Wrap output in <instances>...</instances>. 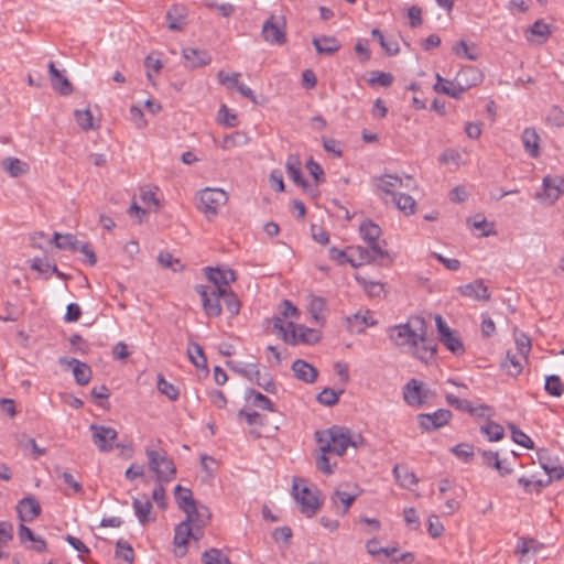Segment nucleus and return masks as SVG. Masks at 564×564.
Masks as SVG:
<instances>
[{
  "instance_id": "f257e3e1",
  "label": "nucleus",
  "mask_w": 564,
  "mask_h": 564,
  "mask_svg": "<svg viewBox=\"0 0 564 564\" xmlns=\"http://www.w3.org/2000/svg\"><path fill=\"white\" fill-rule=\"evenodd\" d=\"M316 436L322 451L338 456H341L348 446H357L356 442L351 440L350 431L344 427L333 426L323 433L316 432Z\"/></svg>"
},
{
  "instance_id": "f03ea898",
  "label": "nucleus",
  "mask_w": 564,
  "mask_h": 564,
  "mask_svg": "<svg viewBox=\"0 0 564 564\" xmlns=\"http://www.w3.org/2000/svg\"><path fill=\"white\" fill-rule=\"evenodd\" d=\"M145 453L149 459V467L155 473L158 482H170L175 478L176 467L166 451L147 447Z\"/></svg>"
},
{
  "instance_id": "7ed1b4c3",
  "label": "nucleus",
  "mask_w": 564,
  "mask_h": 564,
  "mask_svg": "<svg viewBox=\"0 0 564 564\" xmlns=\"http://www.w3.org/2000/svg\"><path fill=\"white\" fill-rule=\"evenodd\" d=\"M389 257V252L382 246L371 247H350L348 262L358 268L368 263L382 264L383 260Z\"/></svg>"
},
{
  "instance_id": "20e7f679",
  "label": "nucleus",
  "mask_w": 564,
  "mask_h": 564,
  "mask_svg": "<svg viewBox=\"0 0 564 564\" xmlns=\"http://www.w3.org/2000/svg\"><path fill=\"white\" fill-rule=\"evenodd\" d=\"M297 481L304 482L301 478H295L293 484V491L295 500L301 505V512L305 514L306 517L311 518L314 517L322 507V499L319 497V490L318 489H311L306 486L299 489Z\"/></svg>"
},
{
  "instance_id": "39448f33",
  "label": "nucleus",
  "mask_w": 564,
  "mask_h": 564,
  "mask_svg": "<svg viewBox=\"0 0 564 564\" xmlns=\"http://www.w3.org/2000/svg\"><path fill=\"white\" fill-rule=\"evenodd\" d=\"M389 339L395 346H411L416 345L419 339H422V333L419 330V325L415 318H411L405 324L394 325L388 328Z\"/></svg>"
},
{
  "instance_id": "423d86ee",
  "label": "nucleus",
  "mask_w": 564,
  "mask_h": 564,
  "mask_svg": "<svg viewBox=\"0 0 564 564\" xmlns=\"http://www.w3.org/2000/svg\"><path fill=\"white\" fill-rule=\"evenodd\" d=\"M228 197L225 191L220 188H205L199 192L197 208L208 218L218 214V209L227 202Z\"/></svg>"
},
{
  "instance_id": "0eeeda50",
  "label": "nucleus",
  "mask_w": 564,
  "mask_h": 564,
  "mask_svg": "<svg viewBox=\"0 0 564 564\" xmlns=\"http://www.w3.org/2000/svg\"><path fill=\"white\" fill-rule=\"evenodd\" d=\"M195 291L200 296L203 311L208 317H218L221 315V297L224 291L219 288H209L208 285L197 284Z\"/></svg>"
},
{
  "instance_id": "6e6552de",
  "label": "nucleus",
  "mask_w": 564,
  "mask_h": 564,
  "mask_svg": "<svg viewBox=\"0 0 564 564\" xmlns=\"http://www.w3.org/2000/svg\"><path fill=\"white\" fill-rule=\"evenodd\" d=\"M419 325V330L422 333V339L417 340L416 345H411L414 356L421 361L429 364L435 360L437 352V345L433 339L426 337V323L422 317H415Z\"/></svg>"
},
{
  "instance_id": "1a4fd4ad",
  "label": "nucleus",
  "mask_w": 564,
  "mask_h": 564,
  "mask_svg": "<svg viewBox=\"0 0 564 564\" xmlns=\"http://www.w3.org/2000/svg\"><path fill=\"white\" fill-rule=\"evenodd\" d=\"M435 322L440 341L454 355H463L465 347L458 335L448 327L442 316L437 315Z\"/></svg>"
},
{
  "instance_id": "9d476101",
  "label": "nucleus",
  "mask_w": 564,
  "mask_h": 564,
  "mask_svg": "<svg viewBox=\"0 0 564 564\" xmlns=\"http://www.w3.org/2000/svg\"><path fill=\"white\" fill-rule=\"evenodd\" d=\"M264 41L272 45H283L286 42L285 22L281 18L271 15L262 26Z\"/></svg>"
},
{
  "instance_id": "9b49d317",
  "label": "nucleus",
  "mask_w": 564,
  "mask_h": 564,
  "mask_svg": "<svg viewBox=\"0 0 564 564\" xmlns=\"http://www.w3.org/2000/svg\"><path fill=\"white\" fill-rule=\"evenodd\" d=\"M564 193V177L558 175H546L543 178V188L538 193L541 202L554 204Z\"/></svg>"
},
{
  "instance_id": "f8f14e48",
  "label": "nucleus",
  "mask_w": 564,
  "mask_h": 564,
  "mask_svg": "<svg viewBox=\"0 0 564 564\" xmlns=\"http://www.w3.org/2000/svg\"><path fill=\"white\" fill-rule=\"evenodd\" d=\"M93 443L100 452H110L113 448V442L117 440L118 432L110 426L91 424Z\"/></svg>"
},
{
  "instance_id": "ddd939ff",
  "label": "nucleus",
  "mask_w": 564,
  "mask_h": 564,
  "mask_svg": "<svg viewBox=\"0 0 564 564\" xmlns=\"http://www.w3.org/2000/svg\"><path fill=\"white\" fill-rule=\"evenodd\" d=\"M205 276L212 283L209 288H219L223 291L230 289V283L236 280V273L231 269L221 270L219 268L205 267Z\"/></svg>"
},
{
  "instance_id": "4468645a",
  "label": "nucleus",
  "mask_w": 564,
  "mask_h": 564,
  "mask_svg": "<svg viewBox=\"0 0 564 564\" xmlns=\"http://www.w3.org/2000/svg\"><path fill=\"white\" fill-rule=\"evenodd\" d=\"M417 417L421 427L430 432L447 424L452 417V413L449 410L438 409L433 413H422Z\"/></svg>"
},
{
  "instance_id": "2eb2a0df",
  "label": "nucleus",
  "mask_w": 564,
  "mask_h": 564,
  "mask_svg": "<svg viewBox=\"0 0 564 564\" xmlns=\"http://www.w3.org/2000/svg\"><path fill=\"white\" fill-rule=\"evenodd\" d=\"M41 512V505L34 496L24 497L17 505V513L21 522H31L37 518Z\"/></svg>"
},
{
  "instance_id": "dca6fc26",
  "label": "nucleus",
  "mask_w": 564,
  "mask_h": 564,
  "mask_svg": "<svg viewBox=\"0 0 564 564\" xmlns=\"http://www.w3.org/2000/svg\"><path fill=\"white\" fill-rule=\"evenodd\" d=\"M465 72L458 75L456 83L442 78L440 75L436 76L437 83L433 86L434 90L438 94H445L452 98L460 99L464 93L468 89L470 85H463L459 82V77L464 75Z\"/></svg>"
},
{
  "instance_id": "f3484780",
  "label": "nucleus",
  "mask_w": 564,
  "mask_h": 564,
  "mask_svg": "<svg viewBox=\"0 0 564 564\" xmlns=\"http://www.w3.org/2000/svg\"><path fill=\"white\" fill-rule=\"evenodd\" d=\"M58 361L62 366H68L73 368V375L77 384L86 386L89 383L93 372L87 364L76 358L68 359L66 357L59 358Z\"/></svg>"
},
{
  "instance_id": "a211bd4d",
  "label": "nucleus",
  "mask_w": 564,
  "mask_h": 564,
  "mask_svg": "<svg viewBox=\"0 0 564 564\" xmlns=\"http://www.w3.org/2000/svg\"><path fill=\"white\" fill-rule=\"evenodd\" d=\"M457 292L476 301H489L491 296L482 279H477L468 284L458 286Z\"/></svg>"
},
{
  "instance_id": "6ab92c4d",
  "label": "nucleus",
  "mask_w": 564,
  "mask_h": 564,
  "mask_svg": "<svg viewBox=\"0 0 564 564\" xmlns=\"http://www.w3.org/2000/svg\"><path fill=\"white\" fill-rule=\"evenodd\" d=\"M359 232L368 247L382 246L384 248L387 245L384 240H380L382 234L381 228L371 220L362 221L359 226Z\"/></svg>"
},
{
  "instance_id": "aec40b11",
  "label": "nucleus",
  "mask_w": 564,
  "mask_h": 564,
  "mask_svg": "<svg viewBox=\"0 0 564 564\" xmlns=\"http://www.w3.org/2000/svg\"><path fill=\"white\" fill-rule=\"evenodd\" d=\"M403 398L409 405L421 406L426 400V393L422 390V382L411 379L404 386Z\"/></svg>"
},
{
  "instance_id": "412c9836",
  "label": "nucleus",
  "mask_w": 564,
  "mask_h": 564,
  "mask_svg": "<svg viewBox=\"0 0 564 564\" xmlns=\"http://www.w3.org/2000/svg\"><path fill=\"white\" fill-rule=\"evenodd\" d=\"M48 74L52 87L62 96H68L73 93V85L68 78L56 68L55 63L48 64Z\"/></svg>"
},
{
  "instance_id": "4be33fe9",
  "label": "nucleus",
  "mask_w": 564,
  "mask_h": 564,
  "mask_svg": "<svg viewBox=\"0 0 564 564\" xmlns=\"http://www.w3.org/2000/svg\"><path fill=\"white\" fill-rule=\"evenodd\" d=\"M184 512L186 513L184 522H187L191 527H205L212 518L209 509L197 502Z\"/></svg>"
},
{
  "instance_id": "5701e85b",
  "label": "nucleus",
  "mask_w": 564,
  "mask_h": 564,
  "mask_svg": "<svg viewBox=\"0 0 564 564\" xmlns=\"http://www.w3.org/2000/svg\"><path fill=\"white\" fill-rule=\"evenodd\" d=\"M273 329L289 345H296V327L293 322L284 323L282 316L272 319Z\"/></svg>"
},
{
  "instance_id": "b1692460",
  "label": "nucleus",
  "mask_w": 564,
  "mask_h": 564,
  "mask_svg": "<svg viewBox=\"0 0 564 564\" xmlns=\"http://www.w3.org/2000/svg\"><path fill=\"white\" fill-rule=\"evenodd\" d=\"M187 10L184 6L174 4L166 12L167 26L172 31H182L187 21Z\"/></svg>"
},
{
  "instance_id": "393cba45",
  "label": "nucleus",
  "mask_w": 564,
  "mask_h": 564,
  "mask_svg": "<svg viewBox=\"0 0 564 564\" xmlns=\"http://www.w3.org/2000/svg\"><path fill=\"white\" fill-rule=\"evenodd\" d=\"M292 370L299 380L306 383H313L318 375V371L314 366L302 359L293 361Z\"/></svg>"
},
{
  "instance_id": "a878e982",
  "label": "nucleus",
  "mask_w": 564,
  "mask_h": 564,
  "mask_svg": "<svg viewBox=\"0 0 564 564\" xmlns=\"http://www.w3.org/2000/svg\"><path fill=\"white\" fill-rule=\"evenodd\" d=\"M251 376H248V380L254 382L269 393H276L278 388L273 378L269 373H261L260 369L256 364H251Z\"/></svg>"
},
{
  "instance_id": "bb28decb",
  "label": "nucleus",
  "mask_w": 564,
  "mask_h": 564,
  "mask_svg": "<svg viewBox=\"0 0 564 564\" xmlns=\"http://www.w3.org/2000/svg\"><path fill=\"white\" fill-rule=\"evenodd\" d=\"M521 141L529 156L535 159L540 155V137L534 128H525Z\"/></svg>"
},
{
  "instance_id": "cd10ccee",
  "label": "nucleus",
  "mask_w": 564,
  "mask_h": 564,
  "mask_svg": "<svg viewBox=\"0 0 564 564\" xmlns=\"http://www.w3.org/2000/svg\"><path fill=\"white\" fill-rule=\"evenodd\" d=\"M286 173L288 176L299 186L306 188L307 182L303 177L302 170H301V160L297 155L291 154L289 155L286 163Z\"/></svg>"
},
{
  "instance_id": "c85d7f7f",
  "label": "nucleus",
  "mask_w": 564,
  "mask_h": 564,
  "mask_svg": "<svg viewBox=\"0 0 564 564\" xmlns=\"http://www.w3.org/2000/svg\"><path fill=\"white\" fill-rule=\"evenodd\" d=\"M182 55L192 68L202 67L210 63V56L204 50L186 47L183 48Z\"/></svg>"
},
{
  "instance_id": "c756f323",
  "label": "nucleus",
  "mask_w": 564,
  "mask_h": 564,
  "mask_svg": "<svg viewBox=\"0 0 564 564\" xmlns=\"http://www.w3.org/2000/svg\"><path fill=\"white\" fill-rule=\"evenodd\" d=\"M312 43L321 55H332L340 48L339 41L334 36H317L313 39Z\"/></svg>"
},
{
  "instance_id": "7c9ffc66",
  "label": "nucleus",
  "mask_w": 564,
  "mask_h": 564,
  "mask_svg": "<svg viewBox=\"0 0 564 564\" xmlns=\"http://www.w3.org/2000/svg\"><path fill=\"white\" fill-rule=\"evenodd\" d=\"M397 481L403 488H410L419 482L416 475L406 465H395L392 470Z\"/></svg>"
},
{
  "instance_id": "2f4dec72",
  "label": "nucleus",
  "mask_w": 564,
  "mask_h": 564,
  "mask_svg": "<svg viewBox=\"0 0 564 564\" xmlns=\"http://www.w3.org/2000/svg\"><path fill=\"white\" fill-rule=\"evenodd\" d=\"M191 534H193L192 532V527L188 525L187 522H181L180 524L176 525L175 528V532H174V545L180 549V547H183V551L177 553L176 554L178 556H183L186 552V545L188 543V540L191 538Z\"/></svg>"
},
{
  "instance_id": "473e14b6",
  "label": "nucleus",
  "mask_w": 564,
  "mask_h": 564,
  "mask_svg": "<svg viewBox=\"0 0 564 564\" xmlns=\"http://www.w3.org/2000/svg\"><path fill=\"white\" fill-rule=\"evenodd\" d=\"M378 181L380 182L377 185L378 191H380L387 195H391L392 197H394V195L398 194L394 191L397 188H400L403 184L402 178L399 177L398 175H393V174H384V175L378 177Z\"/></svg>"
},
{
  "instance_id": "72a5a7b5",
  "label": "nucleus",
  "mask_w": 564,
  "mask_h": 564,
  "mask_svg": "<svg viewBox=\"0 0 564 564\" xmlns=\"http://www.w3.org/2000/svg\"><path fill=\"white\" fill-rule=\"evenodd\" d=\"M132 507L135 516L141 524H145L149 521V514L152 509V503L147 495H142L141 498H133Z\"/></svg>"
},
{
  "instance_id": "f704fd0d",
  "label": "nucleus",
  "mask_w": 564,
  "mask_h": 564,
  "mask_svg": "<svg viewBox=\"0 0 564 564\" xmlns=\"http://www.w3.org/2000/svg\"><path fill=\"white\" fill-rule=\"evenodd\" d=\"M246 399L252 403V405L270 412L275 411L274 403L264 394L256 391L254 389H248L246 391Z\"/></svg>"
},
{
  "instance_id": "c9c22d12",
  "label": "nucleus",
  "mask_w": 564,
  "mask_h": 564,
  "mask_svg": "<svg viewBox=\"0 0 564 564\" xmlns=\"http://www.w3.org/2000/svg\"><path fill=\"white\" fill-rule=\"evenodd\" d=\"M371 35L379 42L380 46L384 50L387 55L393 56L399 53L400 47L398 42L393 39H387L379 29H373L371 31Z\"/></svg>"
},
{
  "instance_id": "e433bc0d",
  "label": "nucleus",
  "mask_w": 564,
  "mask_h": 564,
  "mask_svg": "<svg viewBox=\"0 0 564 564\" xmlns=\"http://www.w3.org/2000/svg\"><path fill=\"white\" fill-rule=\"evenodd\" d=\"M321 339V333L317 329L300 325L296 327V345L302 344H315Z\"/></svg>"
},
{
  "instance_id": "4c0bfd02",
  "label": "nucleus",
  "mask_w": 564,
  "mask_h": 564,
  "mask_svg": "<svg viewBox=\"0 0 564 564\" xmlns=\"http://www.w3.org/2000/svg\"><path fill=\"white\" fill-rule=\"evenodd\" d=\"M174 491L175 500L181 510L185 511L196 503L191 489L177 485Z\"/></svg>"
},
{
  "instance_id": "58836bf2",
  "label": "nucleus",
  "mask_w": 564,
  "mask_h": 564,
  "mask_svg": "<svg viewBox=\"0 0 564 564\" xmlns=\"http://www.w3.org/2000/svg\"><path fill=\"white\" fill-rule=\"evenodd\" d=\"M53 242L55 243L56 248L61 250H72L77 251L79 246V240L76 239V237L73 234H58L55 232L53 237Z\"/></svg>"
},
{
  "instance_id": "ea45409f",
  "label": "nucleus",
  "mask_w": 564,
  "mask_h": 564,
  "mask_svg": "<svg viewBox=\"0 0 564 564\" xmlns=\"http://www.w3.org/2000/svg\"><path fill=\"white\" fill-rule=\"evenodd\" d=\"M524 359L521 358V355L508 351L506 360L502 362V367L507 370V372L510 376L517 377L522 371V361Z\"/></svg>"
},
{
  "instance_id": "a19ab883",
  "label": "nucleus",
  "mask_w": 564,
  "mask_h": 564,
  "mask_svg": "<svg viewBox=\"0 0 564 564\" xmlns=\"http://www.w3.org/2000/svg\"><path fill=\"white\" fill-rule=\"evenodd\" d=\"M325 300L319 296H312L310 301V313L312 314L313 319L319 325H323L325 323Z\"/></svg>"
},
{
  "instance_id": "79ce46f5",
  "label": "nucleus",
  "mask_w": 564,
  "mask_h": 564,
  "mask_svg": "<svg viewBox=\"0 0 564 564\" xmlns=\"http://www.w3.org/2000/svg\"><path fill=\"white\" fill-rule=\"evenodd\" d=\"M356 497H357L356 495H350L346 491L337 489L330 496V501L336 507L338 506V503L343 505L344 509L340 514L345 516L348 512L350 506L356 500Z\"/></svg>"
},
{
  "instance_id": "37998d69",
  "label": "nucleus",
  "mask_w": 564,
  "mask_h": 564,
  "mask_svg": "<svg viewBox=\"0 0 564 564\" xmlns=\"http://www.w3.org/2000/svg\"><path fill=\"white\" fill-rule=\"evenodd\" d=\"M3 169L12 176L18 177L28 171V164L17 158H7L2 162Z\"/></svg>"
},
{
  "instance_id": "c03bdc74",
  "label": "nucleus",
  "mask_w": 564,
  "mask_h": 564,
  "mask_svg": "<svg viewBox=\"0 0 564 564\" xmlns=\"http://www.w3.org/2000/svg\"><path fill=\"white\" fill-rule=\"evenodd\" d=\"M480 432L487 436L489 442L500 441L505 435L503 427L490 420H488L485 425L480 426Z\"/></svg>"
},
{
  "instance_id": "a18cd8bd",
  "label": "nucleus",
  "mask_w": 564,
  "mask_h": 564,
  "mask_svg": "<svg viewBox=\"0 0 564 564\" xmlns=\"http://www.w3.org/2000/svg\"><path fill=\"white\" fill-rule=\"evenodd\" d=\"M187 354L191 361L197 368H205L207 366V359L205 357L204 350L200 345L197 343H191L187 348Z\"/></svg>"
},
{
  "instance_id": "49530a36",
  "label": "nucleus",
  "mask_w": 564,
  "mask_h": 564,
  "mask_svg": "<svg viewBox=\"0 0 564 564\" xmlns=\"http://www.w3.org/2000/svg\"><path fill=\"white\" fill-rule=\"evenodd\" d=\"M393 202L398 209L403 212L405 215H413L415 212L416 202L406 194H397L394 195Z\"/></svg>"
},
{
  "instance_id": "de8ad7c7",
  "label": "nucleus",
  "mask_w": 564,
  "mask_h": 564,
  "mask_svg": "<svg viewBox=\"0 0 564 564\" xmlns=\"http://www.w3.org/2000/svg\"><path fill=\"white\" fill-rule=\"evenodd\" d=\"M221 300L225 303L226 310L231 316H236L240 312L241 303L236 293L231 289L225 290Z\"/></svg>"
},
{
  "instance_id": "09e8293b",
  "label": "nucleus",
  "mask_w": 564,
  "mask_h": 564,
  "mask_svg": "<svg viewBox=\"0 0 564 564\" xmlns=\"http://www.w3.org/2000/svg\"><path fill=\"white\" fill-rule=\"evenodd\" d=\"M545 391L552 397H561L564 393V383L556 375H550L545 378Z\"/></svg>"
},
{
  "instance_id": "8fccbe9b",
  "label": "nucleus",
  "mask_w": 564,
  "mask_h": 564,
  "mask_svg": "<svg viewBox=\"0 0 564 564\" xmlns=\"http://www.w3.org/2000/svg\"><path fill=\"white\" fill-rule=\"evenodd\" d=\"M203 564H231L227 556L221 554V551L215 547L206 550L202 554Z\"/></svg>"
},
{
  "instance_id": "3c124183",
  "label": "nucleus",
  "mask_w": 564,
  "mask_h": 564,
  "mask_svg": "<svg viewBox=\"0 0 564 564\" xmlns=\"http://www.w3.org/2000/svg\"><path fill=\"white\" fill-rule=\"evenodd\" d=\"M158 390L162 394L166 395L167 399L171 401H176L178 399V395H180L178 389L174 384H172L171 382L165 380L163 375L158 376Z\"/></svg>"
},
{
  "instance_id": "603ef678",
  "label": "nucleus",
  "mask_w": 564,
  "mask_h": 564,
  "mask_svg": "<svg viewBox=\"0 0 564 564\" xmlns=\"http://www.w3.org/2000/svg\"><path fill=\"white\" fill-rule=\"evenodd\" d=\"M343 392V390L335 391L334 389L325 388L317 394L316 400L323 405L333 406L338 402L339 395Z\"/></svg>"
},
{
  "instance_id": "864d4df0",
  "label": "nucleus",
  "mask_w": 564,
  "mask_h": 564,
  "mask_svg": "<svg viewBox=\"0 0 564 564\" xmlns=\"http://www.w3.org/2000/svg\"><path fill=\"white\" fill-rule=\"evenodd\" d=\"M508 427L511 431L512 441L528 449H532L534 447L533 441L521 430H519L514 424L510 423Z\"/></svg>"
},
{
  "instance_id": "5fc2aeb1",
  "label": "nucleus",
  "mask_w": 564,
  "mask_h": 564,
  "mask_svg": "<svg viewBox=\"0 0 564 564\" xmlns=\"http://www.w3.org/2000/svg\"><path fill=\"white\" fill-rule=\"evenodd\" d=\"M451 452L463 463H469L474 458V446L467 443L455 445Z\"/></svg>"
},
{
  "instance_id": "6e6d98bb",
  "label": "nucleus",
  "mask_w": 564,
  "mask_h": 564,
  "mask_svg": "<svg viewBox=\"0 0 564 564\" xmlns=\"http://www.w3.org/2000/svg\"><path fill=\"white\" fill-rule=\"evenodd\" d=\"M328 454H330V452H324L319 448V455L316 457V467L319 471L332 475L337 463L334 462L332 464Z\"/></svg>"
},
{
  "instance_id": "4d7b16f0",
  "label": "nucleus",
  "mask_w": 564,
  "mask_h": 564,
  "mask_svg": "<svg viewBox=\"0 0 564 564\" xmlns=\"http://www.w3.org/2000/svg\"><path fill=\"white\" fill-rule=\"evenodd\" d=\"M116 556L131 564L134 558V551L127 541L120 539L116 543Z\"/></svg>"
},
{
  "instance_id": "13d9d810",
  "label": "nucleus",
  "mask_w": 564,
  "mask_h": 564,
  "mask_svg": "<svg viewBox=\"0 0 564 564\" xmlns=\"http://www.w3.org/2000/svg\"><path fill=\"white\" fill-rule=\"evenodd\" d=\"M158 261L163 268H171L173 271H182L184 265L178 259H175L170 252L162 251L158 256Z\"/></svg>"
},
{
  "instance_id": "bf43d9fd",
  "label": "nucleus",
  "mask_w": 564,
  "mask_h": 564,
  "mask_svg": "<svg viewBox=\"0 0 564 564\" xmlns=\"http://www.w3.org/2000/svg\"><path fill=\"white\" fill-rule=\"evenodd\" d=\"M394 77L391 73L376 70L370 74L368 83L370 85H380L382 87H390L393 84Z\"/></svg>"
},
{
  "instance_id": "052dcab7",
  "label": "nucleus",
  "mask_w": 564,
  "mask_h": 564,
  "mask_svg": "<svg viewBox=\"0 0 564 564\" xmlns=\"http://www.w3.org/2000/svg\"><path fill=\"white\" fill-rule=\"evenodd\" d=\"M74 117L83 130L88 131L94 129L93 115L89 109L75 110Z\"/></svg>"
},
{
  "instance_id": "680f3d73",
  "label": "nucleus",
  "mask_w": 564,
  "mask_h": 564,
  "mask_svg": "<svg viewBox=\"0 0 564 564\" xmlns=\"http://www.w3.org/2000/svg\"><path fill=\"white\" fill-rule=\"evenodd\" d=\"M546 122L553 127H564V111L557 106H553L546 116Z\"/></svg>"
},
{
  "instance_id": "e2e57ef3",
  "label": "nucleus",
  "mask_w": 564,
  "mask_h": 564,
  "mask_svg": "<svg viewBox=\"0 0 564 564\" xmlns=\"http://www.w3.org/2000/svg\"><path fill=\"white\" fill-rule=\"evenodd\" d=\"M446 400H447L448 404H451L452 406H454L458 410L466 411V412H476L477 411V410H474V405L471 404L470 401L460 399L456 395L448 394L446 397Z\"/></svg>"
},
{
  "instance_id": "0e129e2a",
  "label": "nucleus",
  "mask_w": 564,
  "mask_h": 564,
  "mask_svg": "<svg viewBox=\"0 0 564 564\" xmlns=\"http://www.w3.org/2000/svg\"><path fill=\"white\" fill-rule=\"evenodd\" d=\"M517 354L521 355L522 359H527L531 350V340L525 334H520L516 338Z\"/></svg>"
},
{
  "instance_id": "69168bd1",
  "label": "nucleus",
  "mask_w": 564,
  "mask_h": 564,
  "mask_svg": "<svg viewBox=\"0 0 564 564\" xmlns=\"http://www.w3.org/2000/svg\"><path fill=\"white\" fill-rule=\"evenodd\" d=\"M219 122L226 127L232 128L238 123L237 116L231 113L226 105H221L219 109Z\"/></svg>"
},
{
  "instance_id": "338daca9",
  "label": "nucleus",
  "mask_w": 564,
  "mask_h": 564,
  "mask_svg": "<svg viewBox=\"0 0 564 564\" xmlns=\"http://www.w3.org/2000/svg\"><path fill=\"white\" fill-rule=\"evenodd\" d=\"M453 51L457 56H464L469 61H476L478 55L476 53H471L468 48L467 43L464 40H460L453 46Z\"/></svg>"
},
{
  "instance_id": "774afa93",
  "label": "nucleus",
  "mask_w": 564,
  "mask_h": 564,
  "mask_svg": "<svg viewBox=\"0 0 564 564\" xmlns=\"http://www.w3.org/2000/svg\"><path fill=\"white\" fill-rule=\"evenodd\" d=\"M306 169L317 184L324 181V171L321 164L315 162L312 158L306 162Z\"/></svg>"
}]
</instances>
